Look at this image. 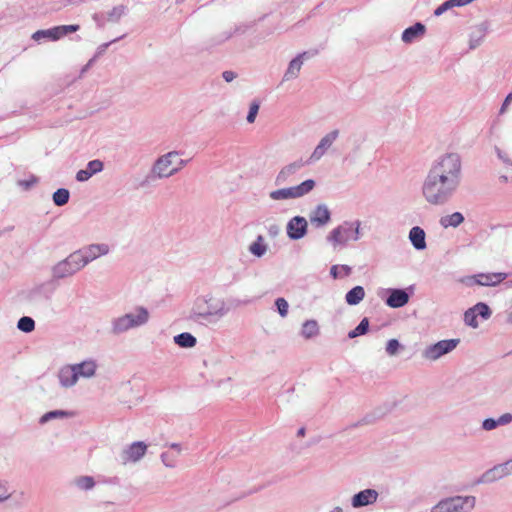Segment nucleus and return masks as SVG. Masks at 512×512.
Returning a JSON list of instances; mask_svg holds the SVG:
<instances>
[{
  "instance_id": "nucleus-46",
  "label": "nucleus",
  "mask_w": 512,
  "mask_h": 512,
  "mask_svg": "<svg viewBox=\"0 0 512 512\" xmlns=\"http://www.w3.org/2000/svg\"><path fill=\"white\" fill-rule=\"evenodd\" d=\"M328 240L334 245H344V239H343V236L340 232V229L338 227H336L335 229H333L329 236H328Z\"/></svg>"
},
{
  "instance_id": "nucleus-12",
  "label": "nucleus",
  "mask_w": 512,
  "mask_h": 512,
  "mask_svg": "<svg viewBox=\"0 0 512 512\" xmlns=\"http://www.w3.org/2000/svg\"><path fill=\"white\" fill-rule=\"evenodd\" d=\"M82 262L83 267L88 265L90 262L104 256L109 252V246L107 244H91L75 251Z\"/></svg>"
},
{
  "instance_id": "nucleus-39",
  "label": "nucleus",
  "mask_w": 512,
  "mask_h": 512,
  "mask_svg": "<svg viewBox=\"0 0 512 512\" xmlns=\"http://www.w3.org/2000/svg\"><path fill=\"white\" fill-rule=\"evenodd\" d=\"M75 485L80 490H91L95 486L94 478L91 476H80L75 479Z\"/></svg>"
},
{
  "instance_id": "nucleus-35",
  "label": "nucleus",
  "mask_w": 512,
  "mask_h": 512,
  "mask_svg": "<svg viewBox=\"0 0 512 512\" xmlns=\"http://www.w3.org/2000/svg\"><path fill=\"white\" fill-rule=\"evenodd\" d=\"M352 273V267L348 265H332L330 275L333 279L348 277Z\"/></svg>"
},
{
  "instance_id": "nucleus-61",
  "label": "nucleus",
  "mask_w": 512,
  "mask_h": 512,
  "mask_svg": "<svg viewBox=\"0 0 512 512\" xmlns=\"http://www.w3.org/2000/svg\"><path fill=\"white\" fill-rule=\"evenodd\" d=\"M305 428L304 427H301L298 431H297V436L299 437H303L305 435Z\"/></svg>"
},
{
  "instance_id": "nucleus-54",
  "label": "nucleus",
  "mask_w": 512,
  "mask_h": 512,
  "mask_svg": "<svg viewBox=\"0 0 512 512\" xmlns=\"http://www.w3.org/2000/svg\"><path fill=\"white\" fill-rule=\"evenodd\" d=\"M222 77L226 82H231L237 77V74L231 70H226L222 73Z\"/></svg>"
},
{
  "instance_id": "nucleus-3",
  "label": "nucleus",
  "mask_w": 512,
  "mask_h": 512,
  "mask_svg": "<svg viewBox=\"0 0 512 512\" xmlns=\"http://www.w3.org/2000/svg\"><path fill=\"white\" fill-rule=\"evenodd\" d=\"M441 178H445L446 182H452L460 186L462 181V161L457 153H446L435 159L429 170Z\"/></svg>"
},
{
  "instance_id": "nucleus-2",
  "label": "nucleus",
  "mask_w": 512,
  "mask_h": 512,
  "mask_svg": "<svg viewBox=\"0 0 512 512\" xmlns=\"http://www.w3.org/2000/svg\"><path fill=\"white\" fill-rule=\"evenodd\" d=\"M460 186L446 182L445 178H441L437 173L427 172L422 183V195L426 202L431 205L440 206L448 203Z\"/></svg>"
},
{
  "instance_id": "nucleus-41",
  "label": "nucleus",
  "mask_w": 512,
  "mask_h": 512,
  "mask_svg": "<svg viewBox=\"0 0 512 512\" xmlns=\"http://www.w3.org/2000/svg\"><path fill=\"white\" fill-rule=\"evenodd\" d=\"M464 323L471 328H477L479 326L477 314L472 307L464 312Z\"/></svg>"
},
{
  "instance_id": "nucleus-53",
  "label": "nucleus",
  "mask_w": 512,
  "mask_h": 512,
  "mask_svg": "<svg viewBox=\"0 0 512 512\" xmlns=\"http://www.w3.org/2000/svg\"><path fill=\"white\" fill-rule=\"evenodd\" d=\"M497 420L499 426L507 425L512 421V415L510 413H505L501 415Z\"/></svg>"
},
{
  "instance_id": "nucleus-5",
  "label": "nucleus",
  "mask_w": 512,
  "mask_h": 512,
  "mask_svg": "<svg viewBox=\"0 0 512 512\" xmlns=\"http://www.w3.org/2000/svg\"><path fill=\"white\" fill-rule=\"evenodd\" d=\"M181 154L180 151L173 150L163 155H160L153 162L149 174L141 183L142 186L154 180H161L170 178L178 173V169H173L174 158Z\"/></svg>"
},
{
  "instance_id": "nucleus-30",
  "label": "nucleus",
  "mask_w": 512,
  "mask_h": 512,
  "mask_svg": "<svg viewBox=\"0 0 512 512\" xmlns=\"http://www.w3.org/2000/svg\"><path fill=\"white\" fill-rule=\"evenodd\" d=\"M502 475H500V471L495 465L494 467L485 471L476 481L477 484H485V483H493L497 480L502 479Z\"/></svg>"
},
{
  "instance_id": "nucleus-19",
  "label": "nucleus",
  "mask_w": 512,
  "mask_h": 512,
  "mask_svg": "<svg viewBox=\"0 0 512 512\" xmlns=\"http://www.w3.org/2000/svg\"><path fill=\"white\" fill-rule=\"evenodd\" d=\"M58 380L60 385L64 388L73 387L77 383L79 380L78 374L72 364L65 365L59 369Z\"/></svg>"
},
{
  "instance_id": "nucleus-64",
  "label": "nucleus",
  "mask_w": 512,
  "mask_h": 512,
  "mask_svg": "<svg viewBox=\"0 0 512 512\" xmlns=\"http://www.w3.org/2000/svg\"><path fill=\"white\" fill-rule=\"evenodd\" d=\"M329 512H343V509L341 507H339V506H336L332 510H330Z\"/></svg>"
},
{
  "instance_id": "nucleus-29",
  "label": "nucleus",
  "mask_w": 512,
  "mask_h": 512,
  "mask_svg": "<svg viewBox=\"0 0 512 512\" xmlns=\"http://www.w3.org/2000/svg\"><path fill=\"white\" fill-rule=\"evenodd\" d=\"M73 416V413L72 412H69V411H65V410H53V411H49L45 414H43L40 419H39V423L41 425H44L46 423H48L49 421H52L54 419H64V418H70Z\"/></svg>"
},
{
  "instance_id": "nucleus-8",
  "label": "nucleus",
  "mask_w": 512,
  "mask_h": 512,
  "mask_svg": "<svg viewBox=\"0 0 512 512\" xmlns=\"http://www.w3.org/2000/svg\"><path fill=\"white\" fill-rule=\"evenodd\" d=\"M315 186L316 182L313 179H307L299 185L271 191L269 197L275 201L296 199L310 193Z\"/></svg>"
},
{
  "instance_id": "nucleus-60",
  "label": "nucleus",
  "mask_w": 512,
  "mask_h": 512,
  "mask_svg": "<svg viewBox=\"0 0 512 512\" xmlns=\"http://www.w3.org/2000/svg\"><path fill=\"white\" fill-rule=\"evenodd\" d=\"M446 3L448 4L449 9L452 7H460L456 0H447Z\"/></svg>"
},
{
  "instance_id": "nucleus-49",
  "label": "nucleus",
  "mask_w": 512,
  "mask_h": 512,
  "mask_svg": "<svg viewBox=\"0 0 512 512\" xmlns=\"http://www.w3.org/2000/svg\"><path fill=\"white\" fill-rule=\"evenodd\" d=\"M497 467L500 471V475H502L503 478L508 475H511L512 474V458L504 463L498 464Z\"/></svg>"
},
{
  "instance_id": "nucleus-6",
  "label": "nucleus",
  "mask_w": 512,
  "mask_h": 512,
  "mask_svg": "<svg viewBox=\"0 0 512 512\" xmlns=\"http://www.w3.org/2000/svg\"><path fill=\"white\" fill-rule=\"evenodd\" d=\"M476 504L474 496H452L440 500L431 512H470Z\"/></svg>"
},
{
  "instance_id": "nucleus-26",
  "label": "nucleus",
  "mask_w": 512,
  "mask_h": 512,
  "mask_svg": "<svg viewBox=\"0 0 512 512\" xmlns=\"http://www.w3.org/2000/svg\"><path fill=\"white\" fill-rule=\"evenodd\" d=\"M248 251L257 258L263 257L268 251L265 238L262 235H258L256 240L249 245Z\"/></svg>"
},
{
  "instance_id": "nucleus-10",
  "label": "nucleus",
  "mask_w": 512,
  "mask_h": 512,
  "mask_svg": "<svg viewBox=\"0 0 512 512\" xmlns=\"http://www.w3.org/2000/svg\"><path fill=\"white\" fill-rule=\"evenodd\" d=\"M506 273H480L472 276H466L461 279V282L468 287L474 285L479 286H496L507 278Z\"/></svg>"
},
{
  "instance_id": "nucleus-17",
  "label": "nucleus",
  "mask_w": 512,
  "mask_h": 512,
  "mask_svg": "<svg viewBox=\"0 0 512 512\" xmlns=\"http://www.w3.org/2000/svg\"><path fill=\"white\" fill-rule=\"evenodd\" d=\"M303 166H304V162L302 160H297L295 162L285 165L278 172V174L275 178V184L277 186H280V185L290 182L291 177L293 175H295Z\"/></svg>"
},
{
  "instance_id": "nucleus-7",
  "label": "nucleus",
  "mask_w": 512,
  "mask_h": 512,
  "mask_svg": "<svg viewBox=\"0 0 512 512\" xmlns=\"http://www.w3.org/2000/svg\"><path fill=\"white\" fill-rule=\"evenodd\" d=\"M82 262L78 254L74 251L69 254L65 259L56 263L52 269V278L55 280L71 277L83 269Z\"/></svg>"
},
{
  "instance_id": "nucleus-14",
  "label": "nucleus",
  "mask_w": 512,
  "mask_h": 512,
  "mask_svg": "<svg viewBox=\"0 0 512 512\" xmlns=\"http://www.w3.org/2000/svg\"><path fill=\"white\" fill-rule=\"evenodd\" d=\"M318 54V50L305 51L298 54L292 59L288 65V68L284 74L283 80L289 81L298 77L301 67L305 58H310Z\"/></svg>"
},
{
  "instance_id": "nucleus-27",
  "label": "nucleus",
  "mask_w": 512,
  "mask_h": 512,
  "mask_svg": "<svg viewBox=\"0 0 512 512\" xmlns=\"http://www.w3.org/2000/svg\"><path fill=\"white\" fill-rule=\"evenodd\" d=\"M365 297V290L362 286H355L345 295V301L348 305H358Z\"/></svg>"
},
{
  "instance_id": "nucleus-51",
  "label": "nucleus",
  "mask_w": 512,
  "mask_h": 512,
  "mask_svg": "<svg viewBox=\"0 0 512 512\" xmlns=\"http://www.w3.org/2000/svg\"><path fill=\"white\" fill-rule=\"evenodd\" d=\"M511 102H512V91L504 99V101H503V103L501 105L499 113L500 114H504Z\"/></svg>"
},
{
  "instance_id": "nucleus-16",
  "label": "nucleus",
  "mask_w": 512,
  "mask_h": 512,
  "mask_svg": "<svg viewBox=\"0 0 512 512\" xmlns=\"http://www.w3.org/2000/svg\"><path fill=\"white\" fill-rule=\"evenodd\" d=\"M379 493L372 488H367L354 494L351 498V506L359 509L368 505H373L378 499Z\"/></svg>"
},
{
  "instance_id": "nucleus-23",
  "label": "nucleus",
  "mask_w": 512,
  "mask_h": 512,
  "mask_svg": "<svg viewBox=\"0 0 512 512\" xmlns=\"http://www.w3.org/2000/svg\"><path fill=\"white\" fill-rule=\"evenodd\" d=\"M425 32V25L420 22H417L403 31L401 39L404 43L410 44L422 38L425 35Z\"/></svg>"
},
{
  "instance_id": "nucleus-13",
  "label": "nucleus",
  "mask_w": 512,
  "mask_h": 512,
  "mask_svg": "<svg viewBox=\"0 0 512 512\" xmlns=\"http://www.w3.org/2000/svg\"><path fill=\"white\" fill-rule=\"evenodd\" d=\"M147 451V445L143 441H136L124 448L120 454V460L123 465L130 462H138L144 457Z\"/></svg>"
},
{
  "instance_id": "nucleus-40",
  "label": "nucleus",
  "mask_w": 512,
  "mask_h": 512,
  "mask_svg": "<svg viewBox=\"0 0 512 512\" xmlns=\"http://www.w3.org/2000/svg\"><path fill=\"white\" fill-rule=\"evenodd\" d=\"M472 308L476 312L477 317L480 316L483 320H487L491 317L492 311L484 302H478Z\"/></svg>"
},
{
  "instance_id": "nucleus-44",
  "label": "nucleus",
  "mask_w": 512,
  "mask_h": 512,
  "mask_svg": "<svg viewBox=\"0 0 512 512\" xmlns=\"http://www.w3.org/2000/svg\"><path fill=\"white\" fill-rule=\"evenodd\" d=\"M275 306L279 315L284 318L288 315L289 304L286 299L279 297L275 300Z\"/></svg>"
},
{
  "instance_id": "nucleus-56",
  "label": "nucleus",
  "mask_w": 512,
  "mask_h": 512,
  "mask_svg": "<svg viewBox=\"0 0 512 512\" xmlns=\"http://www.w3.org/2000/svg\"><path fill=\"white\" fill-rule=\"evenodd\" d=\"M449 9V6L448 4L446 3V1L441 4L439 7H437L434 11V15L435 16H440L442 15L444 12H446L447 10Z\"/></svg>"
},
{
  "instance_id": "nucleus-59",
  "label": "nucleus",
  "mask_w": 512,
  "mask_h": 512,
  "mask_svg": "<svg viewBox=\"0 0 512 512\" xmlns=\"http://www.w3.org/2000/svg\"><path fill=\"white\" fill-rule=\"evenodd\" d=\"M479 30H480V32L482 33V34H481V36H480V38H479V41H480V40L484 37V35H485L486 31H487V25H486V24H484V23H483V24H481V25L479 26Z\"/></svg>"
},
{
  "instance_id": "nucleus-37",
  "label": "nucleus",
  "mask_w": 512,
  "mask_h": 512,
  "mask_svg": "<svg viewBox=\"0 0 512 512\" xmlns=\"http://www.w3.org/2000/svg\"><path fill=\"white\" fill-rule=\"evenodd\" d=\"M369 330V320L368 318H363L360 323L357 325V327L353 330H351L349 333H348V337L350 339H353V338H356L358 336H361V335H364L368 332Z\"/></svg>"
},
{
  "instance_id": "nucleus-63",
  "label": "nucleus",
  "mask_w": 512,
  "mask_h": 512,
  "mask_svg": "<svg viewBox=\"0 0 512 512\" xmlns=\"http://www.w3.org/2000/svg\"><path fill=\"white\" fill-rule=\"evenodd\" d=\"M507 323L512 324V311L507 314Z\"/></svg>"
},
{
  "instance_id": "nucleus-43",
  "label": "nucleus",
  "mask_w": 512,
  "mask_h": 512,
  "mask_svg": "<svg viewBox=\"0 0 512 512\" xmlns=\"http://www.w3.org/2000/svg\"><path fill=\"white\" fill-rule=\"evenodd\" d=\"M400 349H403V346L397 339H390L386 344V353L389 356H395Z\"/></svg>"
},
{
  "instance_id": "nucleus-45",
  "label": "nucleus",
  "mask_w": 512,
  "mask_h": 512,
  "mask_svg": "<svg viewBox=\"0 0 512 512\" xmlns=\"http://www.w3.org/2000/svg\"><path fill=\"white\" fill-rule=\"evenodd\" d=\"M53 35H54V31H53V27H52V28H49V29L36 31L32 35V38L35 41H39V40L45 39V38L54 41V36Z\"/></svg>"
},
{
  "instance_id": "nucleus-25",
  "label": "nucleus",
  "mask_w": 512,
  "mask_h": 512,
  "mask_svg": "<svg viewBox=\"0 0 512 512\" xmlns=\"http://www.w3.org/2000/svg\"><path fill=\"white\" fill-rule=\"evenodd\" d=\"M425 238V231L421 227L414 226L410 229L409 240L416 250H424L426 248Z\"/></svg>"
},
{
  "instance_id": "nucleus-55",
  "label": "nucleus",
  "mask_w": 512,
  "mask_h": 512,
  "mask_svg": "<svg viewBox=\"0 0 512 512\" xmlns=\"http://www.w3.org/2000/svg\"><path fill=\"white\" fill-rule=\"evenodd\" d=\"M498 157L506 164L512 167V160L508 157V155L501 150L497 149Z\"/></svg>"
},
{
  "instance_id": "nucleus-58",
  "label": "nucleus",
  "mask_w": 512,
  "mask_h": 512,
  "mask_svg": "<svg viewBox=\"0 0 512 512\" xmlns=\"http://www.w3.org/2000/svg\"><path fill=\"white\" fill-rule=\"evenodd\" d=\"M170 448L174 449L176 451V454L179 456L182 452L181 445L178 443H171Z\"/></svg>"
},
{
  "instance_id": "nucleus-11",
  "label": "nucleus",
  "mask_w": 512,
  "mask_h": 512,
  "mask_svg": "<svg viewBox=\"0 0 512 512\" xmlns=\"http://www.w3.org/2000/svg\"><path fill=\"white\" fill-rule=\"evenodd\" d=\"M340 135V131L338 129H333L330 132L326 133L319 141L317 146L314 148L311 153L308 163H316L318 162L332 147V145L336 142Z\"/></svg>"
},
{
  "instance_id": "nucleus-62",
  "label": "nucleus",
  "mask_w": 512,
  "mask_h": 512,
  "mask_svg": "<svg viewBox=\"0 0 512 512\" xmlns=\"http://www.w3.org/2000/svg\"><path fill=\"white\" fill-rule=\"evenodd\" d=\"M456 2H458L460 7L469 4L468 0H456Z\"/></svg>"
},
{
  "instance_id": "nucleus-21",
  "label": "nucleus",
  "mask_w": 512,
  "mask_h": 512,
  "mask_svg": "<svg viewBox=\"0 0 512 512\" xmlns=\"http://www.w3.org/2000/svg\"><path fill=\"white\" fill-rule=\"evenodd\" d=\"M344 239V244L349 241H357L360 238V221L345 222L338 226Z\"/></svg>"
},
{
  "instance_id": "nucleus-42",
  "label": "nucleus",
  "mask_w": 512,
  "mask_h": 512,
  "mask_svg": "<svg viewBox=\"0 0 512 512\" xmlns=\"http://www.w3.org/2000/svg\"><path fill=\"white\" fill-rule=\"evenodd\" d=\"M177 454H173L170 452H163L161 454V460L163 464L168 468H174L177 465Z\"/></svg>"
},
{
  "instance_id": "nucleus-52",
  "label": "nucleus",
  "mask_w": 512,
  "mask_h": 512,
  "mask_svg": "<svg viewBox=\"0 0 512 512\" xmlns=\"http://www.w3.org/2000/svg\"><path fill=\"white\" fill-rule=\"evenodd\" d=\"M93 19L99 27H103L105 25V23L108 22L107 16H105L104 14L96 13L93 15Z\"/></svg>"
},
{
  "instance_id": "nucleus-33",
  "label": "nucleus",
  "mask_w": 512,
  "mask_h": 512,
  "mask_svg": "<svg viewBox=\"0 0 512 512\" xmlns=\"http://www.w3.org/2000/svg\"><path fill=\"white\" fill-rule=\"evenodd\" d=\"M79 29L80 26L77 24L55 26L53 27L54 41L59 40L60 38L66 36L69 33L77 32Z\"/></svg>"
},
{
  "instance_id": "nucleus-20",
  "label": "nucleus",
  "mask_w": 512,
  "mask_h": 512,
  "mask_svg": "<svg viewBox=\"0 0 512 512\" xmlns=\"http://www.w3.org/2000/svg\"><path fill=\"white\" fill-rule=\"evenodd\" d=\"M331 219V213L325 204H319L310 214V222L315 227L326 225Z\"/></svg>"
},
{
  "instance_id": "nucleus-28",
  "label": "nucleus",
  "mask_w": 512,
  "mask_h": 512,
  "mask_svg": "<svg viewBox=\"0 0 512 512\" xmlns=\"http://www.w3.org/2000/svg\"><path fill=\"white\" fill-rule=\"evenodd\" d=\"M439 222L443 228H448V227L456 228L464 222V216L460 212H454L450 215L441 217Z\"/></svg>"
},
{
  "instance_id": "nucleus-34",
  "label": "nucleus",
  "mask_w": 512,
  "mask_h": 512,
  "mask_svg": "<svg viewBox=\"0 0 512 512\" xmlns=\"http://www.w3.org/2000/svg\"><path fill=\"white\" fill-rule=\"evenodd\" d=\"M127 7L125 5H117L113 7L107 14V21L117 23L126 14Z\"/></svg>"
},
{
  "instance_id": "nucleus-57",
  "label": "nucleus",
  "mask_w": 512,
  "mask_h": 512,
  "mask_svg": "<svg viewBox=\"0 0 512 512\" xmlns=\"http://www.w3.org/2000/svg\"><path fill=\"white\" fill-rule=\"evenodd\" d=\"M188 162H189V160L180 159L177 162V165L173 167V169H178V172H179L180 170H182L188 164Z\"/></svg>"
},
{
  "instance_id": "nucleus-48",
  "label": "nucleus",
  "mask_w": 512,
  "mask_h": 512,
  "mask_svg": "<svg viewBox=\"0 0 512 512\" xmlns=\"http://www.w3.org/2000/svg\"><path fill=\"white\" fill-rule=\"evenodd\" d=\"M259 103L257 101H253L251 104H250V107H249V112H248V115H247V122L248 123H254L255 122V119L257 117V114H258V111H259Z\"/></svg>"
},
{
  "instance_id": "nucleus-36",
  "label": "nucleus",
  "mask_w": 512,
  "mask_h": 512,
  "mask_svg": "<svg viewBox=\"0 0 512 512\" xmlns=\"http://www.w3.org/2000/svg\"><path fill=\"white\" fill-rule=\"evenodd\" d=\"M70 197L69 190L65 188H59L53 193L52 199L56 206H63L68 203Z\"/></svg>"
},
{
  "instance_id": "nucleus-24",
  "label": "nucleus",
  "mask_w": 512,
  "mask_h": 512,
  "mask_svg": "<svg viewBox=\"0 0 512 512\" xmlns=\"http://www.w3.org/2000/svg\"><path fill=\"white\" fill-rule=\"evenodd\" d=\"M79 378H91L97 370V363L93 359L84 360L81 363L72 364Z\"/></svg>"
},
{
  "instance_id": "nucleus-31",
  "label": "nucleus",
  "mask_w": 512,
  "mask_h": 512,
  "mask_svg": "<svg viewBox=\"0 0 512 512\" xmlns=\"http://www.w3.org/2000/svg\"><path fill=\"white\" fill-rule=\"evenodd\" d=\"M174 342L182 348H192L196 345L197 340L192 334L183 332L174 337Z\"/></svg>"
},
{
  "instance_id": "nucleus-9",
  "label": "nucleus",
  "mask_w": 512,
  "mask_h": 512,
  "mask_svg": "<svg viewBox=\"0 0 512 512\" xmlns=\"http://www.w3.org/2000/svg\"><path fill=\"white\" fill-rule=\"evenodd\" d=\"M460 343V339H445L428 345L422 351V357L428 361H436L442 356L452 352Z\"/></svg>"
},
{
  "instance_id": "nucleus-22",
  "label": "nucleus",
  "mask_w": 512,
  "mask_h": 512,
  "mask_svg": "<svg viewBox=\"0 0 512 512\" xmlns=\"http://www.w3.org/2000/svg\"><path fill=\"white\" fill-rule=\"evenodd\" d=\"M409 302V294L403 289H390L386 304L391 308H401Z\"/></svg>"
},
{
  "instance_id": "nucleus-38",
  "label": "nucleus",
  "mask_w": 512,
  "mask_h": 512,
  "mask_svg": "<svg viewBox=\"0 0 512 512\" xmlns=\"http://www.w3.org/2000/svg\"><path fill=\"white\" fill-rule=\"evenodd\" d=\"M17 328L25 333H30L35 329V321L28 316H23L18 320Z\"/></svg>"
},
{
  "instance_id": "nucleus-4",
  "label": "nucleus",
  "mask_w": 512,
  "mask_h": 512,
  "mask_svg": "<svg viewBox=\"0 0 512 512\" xmlns=\"http://www.w3.org/2000/svg\"><path fill=\"white\" fill-rule=\"evenodd\" d=\"M150 313L144 306H136L132 312L125 313L111 320V332L121 335L131 329L144 326L148 323Z\"/></svg>"
},
{
  "instance_id": "nucleus-32",
  "label": "nucleus",
  "mask_w": 512,
  "mask_h": 512,
  "mask_svg": "<svg viewBox=\"0 0 512 512\" xmlns=\"http://www.w3.org/2000/svg\"><path fill=\"white\" fill-rule=\"evenodd\" d=\"M319 334V327L318 323L315 320H307L303 323L302 329H301V335L306 338L310 339Z\"/></svg>"
},
{
  "instance_id": "nucleus-50",
  "label": "nucleus",
  "mask_w": 512,
  "mask_h": 512,
  "mask_svg": "<svg viewBox=\"0 0 512 512\" xmlns=\"http://www.w3.org/2000/svg\"><path fill=\"white\" fill-rule=\"evenodd\" d=\"M499 426L498 420L493 418H487L482 422V428L485 431H491Z\"/></svg>"
},
{
  "instance_id": "nucleus-47",
  "label": "nucleus",
  "mask_w": 512,
  "mask_h": 512,
  "mask_svg": "<svg viewBox=\"0 0 512 512\" xmlns=\"http://www.w3.org/2000/svg\"><path fill=\"white\" fill-rule=\"evenodd\" d=\"M39 179L35 175H30L28 179L19 180L17 182L18 186L22 187L24 190H30L33 186L38 183Z\"/></svg>"
},
{
  "instance_id": "nucleus-18",
  "label": "nucleus",
  "mask_w": 512,
  "mask_h": 512,
  "mask_svg": "<svg viewBox=\"0 0 512 512\" xmlns=\"http://www.w3.org/2000/svg\"><path fill=\"white\" fill-rule=\"evenodd\" d=\"M104 169V163L99 160H91L87 163L86 169L79 170L76 173V180L78 182L88 181L93 175L102 172Z\"/></svg>"
},
{
  "instance_id": "nucleus-15",
  "label": "nucleus",
  "mask_w": 512,
  "mask_h": 512,
  "mask_svg": "<svg viewBox=\"0 0 512 512\" xmlns=\"http://www.w3.org/2000/svg\"><path fill=\"white\" fill-rule=\"evenodd\" d=\"M308 223L302 216H295L291 218L286 227L287 236L291 240H299L307 233Z\"/></svg>"
},
{
  "instance_id": "nucleus-1",
  "label": "nucleus",
  "mask_w": 512,
  "mask_h": 512,
  "mask_svg": "<svg viewBox=\"0 0 512 512\" xmlns=\"http://www.w3.org/2000/svg\"><path fill=\"white\" fill-rule=\"evenodd\" d=\"M228 312L229 308L223 299L207 294L195 299L189 319L200 324H214L225 317Z\"/></svg>"
}]
</instances>
